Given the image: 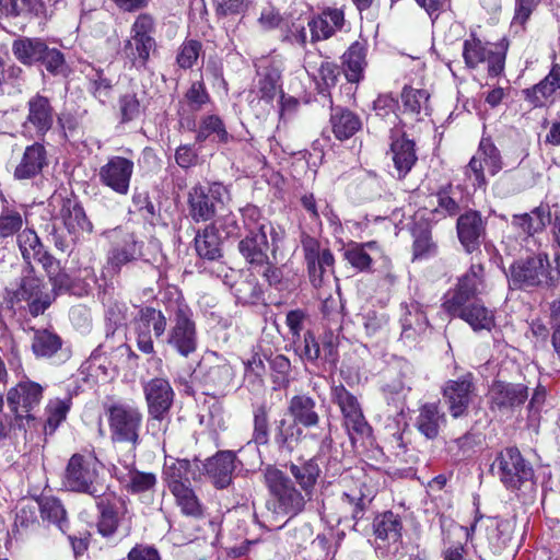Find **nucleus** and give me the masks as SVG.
I'll return each mask as SVG.
<instances>
[{
    "label": "nucleus",
    "mask_w": 560,
    "mask_h": 560,
    "mask_svg": "<svg viewBox=\"0 0 560 560\" xmlns=\"http://www.w3.org/2000/svg\"><path fill=\"white\" fill-rule=\"evenodd\" d=\"M429 98L430 94L423 89H413L411 86H405L401 92V101L406 110L412 114L429 115Z\"/></svg>",
    "instance_id": "864d4df0"
},
{
    "label": "nucleus",
    "mask_w": 560,
    "mask_h": 560,
    "mask_svg": "<svg viewBox=\"0 0 560 560\" xmlns=\"http://www.w3.org/2000/svg\"><path fill=\"white\" fill-rule=\"evenodd\" d=\"M26 115L22 122L24 135L44 137L52 127L55 110L48 97L35 94L26 102Z\"/></svg>",
    "instance_id": "4468645a"
},
{
    "label": "nucleus",
    "mask_w": 560,
    "mask_h": 560,
    "mask_svg": "<svg viewBox=\"0 0 560 560\" xmlns=\"http://www.w3.org/2000/svg\"><path fill=\"white\" fill-rule=\"evenodd\" d=\"M444 422L445 415L440 411L439 406L436 404H425L419 410L416 424L425 438L434 439Z\"/></svg>",
    "instance_id": "58836bf2"
},
{
    "label": "nucleus",
    "mask_w": 560,
    "mask_h": 560,
    "mask_svg": "<svg viewBox=\"0 0 560 560\" xmlns=\"http://www.w3.org/2000/svg\"><path fill=\"white\" fill-rule=\"evenodd\" d=\"M43 521L55 524L62 533L68 529L67 513L61 501L54 497H44L36 501Z\"/></svg>",
    "instance_id": "79ce46f5"
},
{
    "label": "nucleus",
    "mask_w": 560,
    "mask_h": 560,
    "mask_svg": "<svg viewBox=\"0 0 560 560\" xmlns=\"http://www.w3.org/2000/svg\"><path fill=\"white\" fill-rule=\"evenodd\" d=\"M235 455L231 451H222L208 458L202 467L217 488H226L232 481L235 469Z\"/></svg>",
    "instance_id": "a878e982"
},
{
    "label": "nucleus",
    "mask_w": 560,
    "mask_h": 560,
    "mask_svg": "<svg viewBox=\"0 0 560 560\" xmlns=\"http://www.w3.org/2000/svg\"><path fill=\"white\" fill-rule=\"evenodd\" d=\"M288 469L295 482L302 489V492L313 495L315 486L322 472L316 456L308 459L301 457L295 462H290L288 464Z\"/></svg>",
    "instance_id": "7c9ffc66"
},
{
    "label": "nucleus",
    "mask_w": 560,
    "mask_h": 560,
    "mask_svg": "<svg viewBox=\"0 0 560 560\" xmlns=\"http://www.w3.org/2000/svg\"><path fill=\"white\" fill-rule=\"evenodd\" d=\"M106 413L112 440L136 446L142 424L140 409L127 401H115L106 407Z\"/></svg>",
    "instance_id": "423d86ee"
},
{
    "label": "nucleus",
    "mask_w": 560,
    "mask_h": 560,
    "mask_svg": "<svg viewBox=\"0 0 560 560\" xmlns=\"http://www.w3.org/2000/svg\"><path fill=\"white\" fill-rule=\"evenodd\" d=\"M234 375L233 368L225 358L217 352H207L198 362L191 378L203 386L205 394L221 395L230 387Z\"/></svg>",
    "instance_id": "39448f33"
},
{
    "label": "nucleus",
    "mask_w": 560,
    "mask_h": 560,
    "mask_svg": "<svg viewBox=\"0 0 560 560\" xmlns=\"http://www.w3.org/2000/svg\"><path fill=\"white\" fill-rule=\"evenodd\" d=\"M259 77L257 92L260 100L271 102L280 92L281 63L271 58H262L256 65Z\"/></svg>",
    "instance_id": "393cba45"
},
{
    "label": "nucleus",
    "mask_w": 560,
    "mask_h": 560,
    "mask_svg": "<svg viewBox=\"0 0 560 560\" xmlns=\"http://www.w3.org/2000/svg\"><path fill=\"white\" fill-rule=\"evenodd\" d=\"M16 301H25L32 315L43 314L50 305V298L43 292V282L34 275L33 267H26L19 288L13 293Z\"/></svg>",
    "instance_id": "f3484780"
},
{
    "label": "nucleus",
    "mask_w": 560,
    "mask_h": 560,
    "mask_svg": "<svg viewBox=\"0 0 560 560\" xmlns=\"http://www.w3.org/2000/svg\"><path fill=\"white\" fill-rule=\"evenodd\" d=\"M18 246L26 267L44 250V246L33 229H24L16 236Z\"/></svg>",
    "instance_id": "49530a36"
},
{
    "label": "nucleus",
    "mask_w": 560,
    "mask_h": 560,
    "mask_svg": "<svg viewBox=\"0 0 560 560\" xmlns=\"http://www.w3.org/2000/svg\"><path fill=\"white\" fill-rule=\"evenodd\" d=\"M527 397V387L522 384L497 381L490 389L492 407L500 410L517 407L524 404Z\"/></svg>",
    "instance_id": "c85d7f7f"
},
{
    "label": "nucleus",
    "mask_w": 560,
    "mask_h": 560,
    "mask_svg": "<svg viewBox=\"0 0 560 560\" xmlns=\"http://www.w3.org/2000/svg\"><path fill=\"white\" fill-rule=\"evenodd\" d=\"M175 497L176 504L180 511L188 516L200 517L202 515V506L191 489L190 483L187 486H179L171 490Z\"/></svg>",
    "instance_id": "3c124183"
},
{
    "label": "nucleus",
    "mask_w": 560,
    "mask_h": 560,
    "mask_svg": "<svg viewBox=\"0 0 560 560\" xmlns=\"http://www.w3.org/2000/svg\"><path fill=\"white\" fill-rule=\"evenodd\" d=\"M92 232L93 224L81 203L73 199H63L50 232L55 247L62 253L71 252L75 244Z\"/></svg>",
    "instance_id": "f03ea898"
},
{
    "label": "nucleus",
    "mask_w": 560,
    "mask_h": 560,
    "mask_svg": "<svg viewBox=\"0 0 560 560\" xmlns=\"http://www.w3.org/2000/svg\"><path fill=\"white\" fill-rule=\"evenodd\" d=\"M366 43L354 42L342 56L346 78L351 83H358L363 78L366 67Z\"/></svg>",
    "instance_id": "473e14b6"
},
{
    "label": "nucleus",
    "mask_w": 560,
    "mask_h": 560,
    "mask_svg": "<svg viewBox=\"0 0 560 560\" xmlns=\"http://www.w3.org/2000/svg\"><path fill=\"white\" fill-rule=\"evenodd\" d=\"M143 394L149 415L160 417L170 413L175 393L166 378L154 377L148 381L143 385Z\"/></svg>",
    "instance_id": "aec40b11"
},
{
    "label": "nucleus",
    "mask_w": 560,
    "mask_h": 560,
    "mask_svg": "<svg viewBox=\"0 0 560 560\" xmlns=\"http://www.w3.org/2000/svg\"><path fill=\"white\" fill-rule=\"evenodd\" d=\"M339 509L345 512L346 516H351L354 520L360 518L364 510V500L361 491L343 492L339 499Z\"/></svg>",
    "instance_id": "e2e57ef3"
},
{
    "label": "nucleus",
    "mask_w": 560,
    "mask_h": 560,
    "mask_svg": "<svg viewBox=\"0 0 560 560\" xmlns=\"http://www.w3.org/2000/svg\"><path fill=\"white\" fill-rule=\"evenodd\" d=\"M195 248L203 259L217 260L222 256L221 238L214 224H210L197 233Z\"/></svg>",
    "instance_id": "f704fd0d"
},
{
    "label": "nucleus",
    "mask_w": 560,
    "mask_h": 560,
    "mask_svg": "<svg viewBox=\"0 0 560 560\" xmlns=\"http://www.w3.org/2000/svg\"><path fill=\"white\" fill-rule=\"evenodd\" d=\"M47 164L46 150L43 144L34 143L28 145L20 164L15 167L14 176L18 179H27L36 176Z\"/></svg>",
    "instance_id": "2f4dec72"
},
{
    "label": "nucleus",
    "mask_w": 560,
    "mask_h": 560,
    "mask_svg": "<svg viewBox=\"0 0 560 560\" xmlns=\"http://www.w3.org/2000/svg\"><path fill=\"white\" fill-rule=\"evenodd\" d=\"M539 0H515L514 16L511 22L515 32L524 30L526 22L536 10Z\"/></svg>",
    "instance_id": "0e129e2a"
},
{
    "label": "nucleus",
    "mask_w": 560,
    "mask_h": 560,
    "mask_svg": "<svg viewBox=\"0 0 560 560\" xmlns=\"http://www.w3.org/2000/svg\"><path fill=\"white\" fill-rule=\"evenodd\" d=\"M71 407V398L66 397L50 399L46 406V422L44 425L45 434H52L62 421L66 420L67 413Z\"/></svg>",
    "instance_id": "a18cd8bd"
},
{
    "label": "nucleus",
    "mask_w": 560,
    "mask_h": 560,
    "mask_svg": "<svg viewBox=\"0 0 560 560\" xmlns=\"http://www.w3.org/2000/svg\"><path fill=\"white\" fill-rule=\"evenodd\" d=\"M40 62L52 74H62L66 71V62L61 51L56 48H49L47 45L46 51L42 55Z\"/></svg>",
    "instance_id": "338daca9"
},
{
    "label": "nucleus",
    "mask_w": 560,
    "mask_h": 560,
    "mask_svg": "<svg viewBox=\"0 0 560 560\" xmlns=\"http://www.w3.org/2000/svg\"><path fill=\"white\" fill-rule=\"evenodd\" d=\"M559 275L558 270L551 269L549 258L544 253L520 260L510 268V281L518 288L553 285Z\"/></svg>",
    "instance_id": "0eeeda50"
},
{
    "label": "nucleus",
    "mask_w": 560,
    "mask_h": 560,
    "mask_svg": "<svg viewBox=\"0 0 560 560\" xmlns=\"http://www.w3.org/2000/svg\"><path fill=\"white\" fill-rule=\"evenodd\" d=\"M402 524L398 515L386 512L375 520L374 533L380 539H387L394 542L401 537Z\"/></svg>",
    "instance_id": "09e8293b"
},
{
    "label": "nucleus",
    "mask_w": 560,
    "mask_h": 560,
    "mask_svg": "<svg viewBox=\"0 0 560 560\" xmlns=\"http://www.w3.org/2000/svg\"><path fill=\"white\" fill-rule=\"evenodd\" d=\"M390 153L399 177H404L417 161L415 143L398 130H392Z\"/></svg>",
    "instance_id": "cd10ccee"
},
{
    "label": "nucleus",
    "mask_w": 560,
    "mask_h": 560,
    "mask_svg": "<svg viewBox=\"0 0 560 560\" xmlns=\"http://www.w3.org/2000/svg\"><path fill=\"white\" fill-rule=\"evenodd\" d=\"M119 481L130 493L152 491L156 486V476L153 472L139 471L135 468L117 475Z\"/></svg>",
    "instance_id": "ea45409f"
},
{
    "label": "nucleus",
    "mask_w": 560,
    "mask_h": 560,
    "mask_svg": "<svg viewBox=\"0 0 560 560\" xmlns=\"http://www.w3.org/2000/svg\"><path fill=\"white\" fill-rule=\"evenodd\" d=\"M141 256L142 243L136 238L135 234L124 233L120 241L115 243L109 250L104 272L110 276L117 275L122 266Z\"/></svg>",
    "instance_id": "6ab92c4d"
},
{
    "label": "nucleus",
    "mask_w": 560,
    "mask_h": 560,
    "mask_svg": "<svg viewBox=\"0 0 560 560\" xmlns=\"http://www.w3.org/2000/svg\"><path fill=\"white\" fill-rule=\"evenodd\" d=\"M171 328L166 342L179 355L188 358L198 347L196 323L191 310L183 303H177L171 315Z\"/></svg>",
    "instance_id": "6e6552de"
},
{
    "label": "nucleus",
    "mask_w": 560,
    "mask_h": 560,
    "mask_svg": "<svg viewBox=\"0 0 560 560\" xmlns=\"http://www.w3.org/2000/svg\"><path fill=\"white\" fill-rule=\"evenodd\" d=\"M428 326L427 316L420 310L418 304H411L406 307V313L401 317L402 336L413 338L425 330Z\"/></svg>",
    "instance_id": "8fccbe9b"
},
{
    "label": "nucleus",
    "mask_w": 560,
    "mask_h": 560,
    "mask_svg": "<svg viewBox=\"0 0 560 560\" xmlns=\"http://www.w3.org/2000/svg\"><path fill=\"white\" fill-rule=\"evenodd\" d=\"M490 471L498 477L506 489L515 490L533 479L534 470L523 458L521 452L515 447H508L501 451L493 463Z\"/></svg>",
    "instance_id": "1a4fd4ad"
},
{
    "label": "nucleus",
    "mask_w": 560,
    "mask_h": 560,
    "mask_svg": "<svg viewBox=\"0 0 560 560\" xmlns=\"http://www.w3.org/2000/svg\"><path fill=\"white\" fill-rule=\"evenodd\" d=\"M478 153L481 155L480 158L485 167L491 175H495L501 171V155L499 150L492 143L481 141Z\"/></svg>",
    "instance_id": "69168bd1"
},
{
    "label": "nucleus",
    "mask_w": 560,
    "mask_h": 560,
    "mask_svg": "<svg viewBox=\"0 0 560 560\" xmlns=\"http://www.w3.org/2000/svg\"><path fill=\"white\" fill-rule=\"evenodd\" d=\"M133 168L135 164L131 160L118 155L112 156L100 167L98 178L103 186L125 196L129 192Z\"/></svg>",
    "instance_id": "2eb2a0df"
},
{
    "label": "nucleus",
    "mask_w": 560,
    "mask_h": 560,
    "mask_svg": "<svg viewBox=\"0 0 560 560\" xmlns=\"http://www.w3.org/2000/svg\"><path fill=\"white\" fill-rule=\"evenodd\" d=\"M201 43L196 39L185 40L178 48L176 62L182 69H191L201 54Z\"/></svg>",
    "instance_id": "052dcab7"
},
{
    "label": "nucleus",
    "mask_w": 560,
    "mask_h": 560,
    "mask_svg": "<svg viewBox=\"0 0 560 560\" xmlns=\"http://www.w3.org/2000/svg\"><path fill=\"white\" fill-rule=\"evenodd\" d=\"M525 98L535 107L552 104L560 98V67L553 66L550 72L536 85L524 90Z\"/></svg>",
    "instance_id": "b1692460"
},
{
    "label": "nucleus",
    "mask_w": 560,
    "mask_h": 560,
    "mask_svg": "<svg viewBox=\"0 0 560 560\" xmlns=\"http://www.w3.org/2000/svg\"><path fill=\"white\" fill-rule=\"evenodd\" d=\"M155 40L153 37H136L131 36L125 45V52L137 68L144 67L150 58L151 51L155 49Z\"/></svg>",
    "instance_id": "37998d69"
},
{
    "label": "nucleus",
    "mask_w": 560,
    "mask_h": 560,
    "mask_svg": "<svg viewBox=\"0 0 560 560\" xmlns=\"http://www.w3.org/2000/svg\"><path fill=\"white\" fill-rule=\"evenodd\" d=\"M442 395L453 418L465 417L476 397L472 374L466 373L456 380H448L442 388Z\"/></svg>",
    "instance_id": "ddd939ff"
},
{
    "label": "nucleus",
    "mask_w": 560,
    "mask_h": 560,
    "mask_svg": "<svg viewBox=\"0 0 560 560\" xmlns=\"http://www.w3.org/2000/svg\"><path fill=\"white\" fill-rule=\"evenodd\" d=\"M188 106L191 110H199L210 101L209 94L201 81H196L191 84L185 94Z\"/></svg>",
    "instance_id": "774afa93"
},
{
    "label": "nucleus",
    "mask_w": 560,
    "mask_h": 560,
    "mask_svg": "<svg viewBox=\"0 0 560 560\" xmlns=\"http://www.w3.org/2000/svg\"><path fill=\"white\" fill-rule=\"evenodd\" d=\"M330 122L332 132L339 140L351 138L362 127L360 117L351 110L343 108H335L332 110Z\"/></svg>",
    "instance_id": "4c0bfd02"
},
{
    "label": "nucleus",
    "mask_w": 560,
    "mask_h": 560,
    "mask_svg": "<svg viewBox=\"0 0 560 560\" xmlns=\"http://www.w3.org/2000/svg\"><path fill=\"white\" fill-rule=\"evenodd\" d=\"M463 57L469 68H476L479 63L487 62L488 74L492 78L501 74L504 69V54L493 51L477 38L465 40Z\"/></svg>",
    "instance_id": "a211bd4d"
},
{
    "label": "nucleus",
    "mask_w": 560,
    "mask_h": 560,
    "mask_svg": "<svg viewBox=\"0 0 560 560\" xmlns=\"http://www.w3.org/2000/svg\"><path fill=\"white\" fill-rule=\"evenodd\" d=\"M288 415L303 428L320 429L318 424L320 417L316 411V401L306 394L294 395L288 404Z\"/></svg>",
    "instance_id": "c756f323"
},
{
    "label": "nucleus",
    "mask_w": 560,
    "mask_h": 560,
    "mask_svg": "<svg viewBox=\"0 0 560 560\" xmlns=\"http://www.w3.org/2000/svg\"><path fill=\"white\" fill-rule=\"evenodd\" d=\"M90 93L101 103H106L113 93V81L109 79L104 70L96 69L88 74Z\"/></svg>",
    "instance_id": "6e6d98bb"
},
{
    "label": "nucleus",
    "mask_w": 560,
    "mask_h": 560,
    "mask_svg": "<svg viewBox=\"0 0 560 560\" xmlns=\"http://www.w3.org/2000/svg\"><path fill=\"white\" fill-rule=\"evenodd\" d=\"M140 323L152 330L155 338L162 337L167 327V318L162 311L154 307H143L136 317Z\"/></svg>",
    "instance_id": "4d7b16f0"
},
{
    "label": "nucleus",
    "mask_w": 560,
    "mask_h": 560,
    "mask_svg": "<svg viewBox=\"0 0 560 560\" xmlns=\"http://www.w3.org/2000/svg\"><path fill=\"white\" fill-rule=\"evenodd\" d=\"M101 463L93 452L73 454L66 466L62 485L72 492L101 498L105 487L100 477Z\"/></svg>",
    "instance_id": "7ed1b4c3"
},
{
    "label": "nucleus",
    "mask_w": 560,
    "mask_h": 560,
    "mask_svg": "<svg viewBox=\"0 0 560 560\" xmlns=\"http://www.w3.org/2000/svg\"><path fill=\"white\" fill-rule=\"evenodd\" d=\"M12 51L19 61L31 66L40 61L46 44L38 38L24 37L13 42Z\"/></svg>",
    "instance_id": "a19ab883"
},
{
    "label": "nucleus",
    "mask_w": 560,
    "mask_h": 560,
    "mask_svg": "<svg viewBox=\"0 0 560 560\" xmlns=\"http://www.w3.org/2000/svg\"><path fill=\"white\" fill-rule=\"evenodd\" d=\"M26 222V218L18 209L3 206L0 211V238L19 234Z\"/></svg>",
    "instance_id": "603ef678"
},
{
    "label": "nucleus",
    "mask_w": 560,
    "mask_h": 560,
    "mask_svg": "<svg viewBox=\"0 0 560 560\" xmlns=\"http://www.w3.org/2000/svg\"><path fill=\"white\" fill-rule=\"evenodd\" d=\"M481 265H471L453 291L444 296L443 308L452 316L464 319L474 330H490L494 326L492 311L478 302L470 301L482 289Z\"/></svg>",
    "instance_id": "f257e3e1"
},
{
    "label": "nucleus",
    "mask_w": 560,
    "mask_h": 560,
    "mask_svg": "<svg viewBox=\"0 0 560 560\" xmlns=\"http://www.w3.org/2000/svg\"><path fill=\"white\" fill-rule=\"evenodd\" d=\"M331 398L336 402L343 416L345 425L350 438H364L371 434V427L365 420L361 406L354 395H352L343 385H337L331 388Z\"/></svg>",
    "instance_id": "9d476101"
},
{
    "label": "nucleus",
    "mask_w": 560,
    "mask_h": 560,
    "mask_svg": "<svg viewBox=\"0 0 560 560\" xmlns=\"http://www.w3.org/2000/svg\"><path fill=\"white\" fill-rule=\"evenodd\" d=\"M377 254H380V249L376 242H368L350 244L343 256L353 268L359 271H366Z\"/></svg>",
    "instance_id": "c9c22d12"
},
{
    "label": "nucleus",
    "mask_w": 560,
    "mask_h": 560,
    "mask_svg": "<svg viewBox=\"0 0 560 560\" xmlns=\"http://www.w3.org/2000/svg\"><path fill=\"white\" fill-rule=\"evenodd\" d=\"M252 441L256 445H266L269 441V416L265 405L254 410V431Z\"/></svg>",
    "instance_id": "bf43d9fd"
},
{
    "label": "nucleus",
    "mask_w": 560,
    "mask_h": 560,
    "mask_svg": "<svg viewBox=\"0 0 560 560\" xmlns=\"http://www.w3.org/2000/svg\"><path fill=\"white\" fill-rule=\"evenodd\" d=\"M345 23V14L340 9H327L322 14L307 21L311 33V42L328 39L337 31L341 30Z\"/></svg>",
    "instance_id": "bb28decb"
},
{
    "label": "nucleus",
    "mask_w": 560,
    "mask_h": 560,
    "mask_svg": "<svg viewBox=\"0 0 560 560\" xmlns=\"http://www.w3.org/2000/svg\"><path fill=\"white\" fill-rule=\"evenodd\" d=\"M272 232L273 226L270 223H261L238 243V250L248 264L256 267L268 264V233Z\"/></svg>",
    "instance_id": "dca6fc26"
},
{
    "label": "nucleus",
    "mask_w": 560,
    "mask_h": 560,
    "mask_svg": "<svg viewBox=\"0 0 560 560\" xmlns=\"http://www.w3.org/2000/svg\"><path fill=\"white\" fill-rule=\"evenodd\" d=\"M457 235L467 253L478 249L486 235V222L478 211H467L457 219Z\"/></svg>",
    "instance_id": "4be33fe9"
},
{
    "label": "nucleus",
    "mask_w": 560,
    "mask_h": 560,
    "mask_svg": "<svg viewBox=\"0 0 560 560\" xmlns=\"http://www.w3.org/2000/svg\"><path fill=\"white\" fill-rule=\"evenodd\" d=\"M97 499L96 506L101 514L97 523L98 532L105 537L112 536L116 532L119 521L128 514L127 503L124 499L114 495H102Z\"/></svg>",
    "instance_id": "5701e85b"
},
{
    "label": "nucleus",
    "mask_w": 560,
    "mask_h": 560,
    "mask_svg": "<svg viewBox=\"0 0 560 560\" xmlns=\"http://www.w3.org/2000/svg\"><path fill=\"white\" fill-rule=\"evenodd\" d=\"M43 398V387L32 381H23L9 389L7 401L10 409L18 416L30 412L37 407Z\"/></svg>",
    "instance_id": "412c9836"
},
{
    "label": "nucleus",
    "mask_w": 560,
    "mask_h": 560,
    "mask_svg": "<svg viewBox=\"0 0 560 560\" xmlns=\"http://www.w3.org/2000/svg\"><path fill=\"white\" fill-rule=\"evenodd\" d=\"M551 221V213L548 206H540L530 213L517 214L513 217V225L522 230L527 236H533L544 230L547 223Z\"/></svg>",
    "instance_id": "e433bc0d"
},
{
    "label": "nucleus",
    "mask_w": 560,
    "mask_h": 560,
    "mask_svg": "<svg viewBox=\"0 0 560 560\" xmlns=\"http://www.w3.org/2000/svg\"><path fill=\"white\" fill-rule=\"evenodd\" d=\"M275 439L280 446L289 450H292L294 445L300 443L302 440L311 439L319 441V454H324L332 444L329 429L320 428L318 431H310L305 433L300 423L293 419L292 421H289L285 418H282L277 422Z\"/></svg>",
    "instance_id": "f8f14e48"
},
{
    "label": "nucleus",
    "mask_w": 560,
    "mask_h": 560,
    "mask_svg": "<svg viewBox=\"0 0 560 560\" xmlns=\"http://www.w3.org/2000/svg\"><path fill=\"white\" fill-rule=\"evenodd\" d=\"M335 258L328 248H324V254L315 262L307 265L308 276L314 287H320L325 278L334 272Z\"/></svg>",
    "instance_id": "5fc2aeb1"
},
{
    "label": "nucleus",
    "mask_w": 560,
    "mask_h": 560,
    "mask_svg": "<svg viewBox=\"0 0 560 560\" xmlns=\"http://www.w3.org/2000/svg\"><path fill=\"white\" fill-rule=\"evenodd\" d=\"M163 474L170 490L187 486L190 483V477L196 478L192 465L188 459H178L172 456H165Z\"/></svg>",
    "instance_id": "72a5a7b5"
},
{
    "label": "nucleus",
    "mask_w": 560,
    "mask_h": 560,
    "mask_svg": "<svg viewBox=\"0 0 560 560\" xmlns=\"http://www.w3.org/2000/svg\"><path fill=\"white\" fill-rule=\"evenodd\" d=\"M212 133H215L221 142H226L229 140V133L225 130L222 120L215 115H209L202 118L197 130L196 140L198 142H202Z\"/></svg>",
    "instance_id": "13d9d810"
},
{
    "label": "nucleus",
    "mask_w": 560,
    "mask_h": 560,
    "mask_svg": "<svg viewBox=\"0 0 560 560\" xmlns=\"http://www.w3.org/2000/svg\"><path fill=\"white\" fill-rule=\"evenodd\" d=\"M264 477L272 498L275 516L281 515L291 518L300 514L313 497L302 492L301 488L298 489L292 479L278 468L267 467Z\"/></svg>",
    "instance_id": "20e7f679"
},
{
    "label": "nucleus",
    "mask_w": 560,
    "mask_h": 560,
    "mask_svg": "<svg viewBox=\"0 0 560 560\" xmlns=\"http://www.w3.org/2000/svg\"><path fill=\"white\" fill-rule=\"evenodd\" d=\"M229 200V191L225 186L213 183L209 187L195 186L188 195L189 214L196 222L212 219L215 213V202L224 203Z\"/></svg>",
    "instance_id": "9b49d317"
},
{
    "label": "nucleus",
    "mask_w": 560,
    "mask_h": 560,
    "mask_svg": "<svg viewBox=\"0 0 560 560\" xmlns=\"http://www.w3.org/2000/svg\"><path fill=\"white\" fill-rule=\"evenodd\" d=\"M118 109L121 122L139 119L145 110L144 96L136 92H126L119 96Z\"/></svg>",
    "instance_id": "c03bdc74"
},
{
    "label": "nucleus",
    "mask_w": 560,
    "mask_h": 560,
    "mask_svg": "<svg viewBox=\"0 0 560 560\" xmlns=\"http://www.w3.org/2000/svg\"><path fill=\"white\" fill-rule=\"evenodd\" d=\"M60 337L49 330H36L33 336L32 350L37 358H50L61 348Z\"/></svg>",
    "instance_id": "de8ad7c7"
},
{
    "label": "nucleus",
    "mask_w": 560,
    "mask_h": 560,
    "mask_svg": "<svg viewBox=\"0 0 560 560\" xmlns=\"http://www.w3.org/2000/svg\"><path fill=\"white\" fill-rule=\"evenodd\" d=\"M38 504L36 501L22 504L15 514L14 527L23 533L37 525Z\"/></svg>",
    "instance_id": "680f3d73"
}]
</instances>
